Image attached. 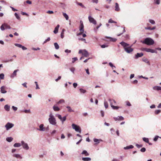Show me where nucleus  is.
Listing matches in <instances>:
<instances>
[{"mask_svg":"<svg viewBox=\"0 0 161 161\" xmlns=\"http://www.w3.org/2000/svg\"><path fill=\"white\" fill-rule=\"evenodd\" d=\"M63 14L66 20H67L69 19V16L66 13H63Z\"/></svg>","mask_w":161,"mask_h":161,"instance_id":"28","label":"nucleus"},{"mask_svg":"<svg viewBox=\"0 0 161 161\" xmlns=\"http://www.w3.org/2000/svg\"><path fill=\"white\" fill-rule=\"evenodd\" d=\"M78 40L79 41H83L85 42L86 43V40L85 39L83 38H79Z\"/></svg>","mask_w":161,"mask_h":161,"instance_id":"42","label":"nucleus"},{"mask_svg":"<svg viewBox=\"0 0 161 161\" xmlns=\"http://www.w3.org/2000/svg\"><path fill=\"white\" fill-rule=\"evenodd\" d=\"M13 109L15 111H16L17 109V108L16 107H15L14 106H13L12 107Z\"/></svg>","mask_w":161,"mask_h":161,"instance_id":"61","label":"nucleus"},{"mask_svg":"<svg viewBox=\"0 0 161 161\" xmlns=\"http://www.w3.org/2000/svg\"><path fill=\"white\" fill-rule=\"evenodd\" d=\"M134 147V146L132 145H130L129 146H126L124 147L125 149H128L130 148H132Z\"/></svg>","mask_w":161,"mask_h":161,"instance_id":"24","label":"nucleus"},{"mask_svg":"<svg viewBox=\"0 0 161 161\" xmlns=\"http://www.w3.org/2000/svg\"><path fill=\"white\" fill-rule=\"evenodd\" d=\"M141 50L142 51H145L147 52H150L151 53H157V51L153 49H151L146 48H142Z\"/></svg>","mask_w":161,"mask_h":161,"instance_id":"4","label":"nucleus"},{"mask_svg":"<svg viewBox=\"0 0 161 161\" xmlns=\"http://www.w3.org/2000/svg\"><path fill=\"white\" fill-rule=\"evenodd\" d=\"M82 160L84 161H89L91 160V159L90 158H82Z\"/></svg>","mask_w":161,"mask_h":161,"instance_id":"23","label":"nucleus"},{"mask_svg":"<svg viewBox=\"0 0 161 161\" xmlns=\"http://www.w3.org/2000/svg\"><path fill=\"white\" fill-rule=\"evenodd\" d=\"M147 25L148 26L149 25V23H147ZM145 29L146 30H153L156 29V27L154 26L152 28H151L150 26H147V27H145Z\"/></svg>","mask_w":161,"mask_h":161,"instance_id":"15","label":"nucleus"},{"mask_svg":"<svg viewBox=\"0 0 161 161\" xmlns=\"http://www.w3.org/2000/svg\"><path fill=\"white\" fill-rule=\"evenodd\" d=\"M79 53H82V55L84 57H87L88 56L89 54L88 52L85 50H80L79 51Z\"/></svg>","mask_w":161,"mask_h":161,"instance_id":"8","label":"nucleus"},{"mask_svg":"<svg viewBox=\"0 0 161 161\" xmlns=\"http://www.w3.org/2000/svg\"><path fill=\"white\" fill-rule=\"evenodd\" d=\"M88 19L90 22L93 23L94 25H96L97 22L96 20L92 17L91 16L88 17Z\"/></svg>","mask_w":161,"mask_h":161,"instance_id":"11","label":"nucleus"},{"mask_svg":"<svg viewBox=\"0 0 161 161\" xmlns=\"http://www.w3.org/2000/svg\"><path fill=\"white\" fill-rule=\"evenodd\" d=\"M35 83L36 84V89H39V86H38V85L37 84V82L36 81H35Z\"/></svg>","mask_w":161,"mask_h":161,"instance_id":"58","label":"nucleus"},{"mask_svg":"<svg viewBox=\"0 0 161 161\" xmlns=\"http://www.w3.org/2000/svg\"><path fill=\"white\" fill-rule=\"evenodd\" d=\"M80 25L79 26V30L80 31H84V25L83 24V22L82 21L80 20Z\"/></svg>","mask_w":161,"mask_h":161,"instance_id":"12","label":"nucleus"},{"mask_svg":"<svg viewBox=\"0 0 161 161\" xmlns=\"http://www.w3.org/2000/svg\"><path fill=\"white\" fill-rule=\"evenodd\" d=\"M17 47H19L21 48V47H22V45L21 44H17V43H15L14 44Z\"/></svg>","mask_w":161,"mask_h":161,"instance_id":"46","label":"nucleus"},{"mask_svg":"<svg viewBox=\"0 0 161 161\" xmlns=\"http://www.w3.org/2000/svg\"><path fill=\"white\" fill-rule=\"evenodd\" d=\"M136 146L138 147V148H139L140 147H142V145L141 144V145H139V144H136Z\"/></svg>","mask_w":161,"mask_h":161,"instance_id":"57","label":"nucleus"},{"mask_svg":"<svg viewBox=\"0 0 161 161\" xmlns=\"http://www.w3.org/2000/svg\"><path fill=\"white\" fill-rule=\"evenodd\" d=\"M70 70L71 72H72L74 74V71L75 70V69L74 67H72L70 68Z\"/></svg>","mask_w":161,"mask_h":161,"instance_id":"47","label":"nucleus"},{"mask_svg":"<svg viewBox=\"0 0 161 161\" xmlns=\"http://www.w3.org/2000/svg\"><path fill=\"white\" fill-rule=\"evenodd\" d=\"M26 3H28L29 4H31V1H30L29 0H27L26 1Z\"/></svg>","mask_w":161,"mask_h":161,"instance_id":"64","label":"nucleus"},{"mask_svg":"<svg viewBox=\"0 0 161 161\" xmlns=\"http://www.w3.org/2000/svg\"><path fill=\"white\" fill-rule=\"evenodd\" d=\"M4 78V75L2 73L0 75V78L1 80L3 79Z\"/></svg>","mask_w":161,"mask_h":161,"instance_id":"40","label":"nucleus"},{"mask_svg":"<svg viewBox=\"0 0 161 161\" xmlns=\"http://www.w3.org/2000/svg\"><path fill=\"white\" fill-rule=\"evenodd\" d=\"M21 146V144L20 143H15L14 144V146L15 147H19Z\"/></svg>","mask_w":161,"mask_h":161,"instance_id":"30","label":"nucleus"},{"mask_svg":"<svg viewBox=\"0 0 161 161\" xmlns=\"http://www.w3.org/2000/svg\"><path fill=\"white\" fill-rule=\"evenodd\" d=\"M56 116H57L58 118L59 119H60L61 121H62L63 123L64 122L66 119V116H65L63 118H62L61 115L59 114H57Z\"/></svg>","mask_w":161,"mask_h":161,"instance_id":"9","label":"nucleus"},{"mask_svg":"<svg viewBox=\"0 0 161 161\" xmlns=\"http://www.w3.org/2000/svg\"><path fill=\"white\" fill-rule=\"evenodd\" d=\"M80 31V32L79 33H77V36H79L80 35L82 34L84 32V31Z\"/></svg>","mask_w":161,"mask_h":161,"instance_id":"50","label":"nucleus"},{"mask_svg":"<svg viewBox=\"0 0 161 161\" xmlns=\"http://www.w3.org/2000/svg\"><path fill=\"white\" fill-rule=\"evenodd\" d=\"M114 119L115 121L123 120L124 119V118L121 116H118L117 118L114 117Z\"/></svg>","mask_w":161,"mask_h":161,"instance_id":"14","label":"nucleus"},{"mask_svg":"<svg viewBox=\"0 0 161 161\" xmlns=\"http://www.w3.org/2000/svg\"><path fill=\"white\" fill-rule=\"evenodd\" d=\"M13 140V138H12L11 137H7L6 138V140L8 142H11Z\"/></svg>","mask_w":161,"mask_h":161,"instance_id":"31","label":"nucleus"},{"mask_svg":"<svg viewBox=\"0 0 161 161\" xmlns=\"http://www.w3.org/2000/svg\"><path fill=\"white\" fill-rule=\"evenodd\" d=\"M1 92L3 93H6L7 91L5 90V86H2L1 88Z\"/></svg>","mask_w":161,"mask_h":161,"instance_id":"20","label":"nucleus"},{"mask_svg":"<svg viewBox=\"0 0 161 161\" xmlns=\"http://www.w3.org/2000/svg\"><path fill=\"white\" fill-rule=\"evenodd\" d=\"M14 15L17 19H20L19 16L17 13H15L14 14Z\"/></svg>","mask_w":161,"mask_h":161,"instance_id":"44","label":"nucleus"},{"mask_svg":"<svg viewBox=\"0 0 161 161\" xmlns=\"http://www.w3.org/2000/svg\"><path fill=\"white\" fill-rule=\"evenodd\" d=\"M11 27L7 23H4L1 26V29L2 31L4 30L5 29H10Z\"/></svg>","mask_w":161,"mask_h":161,"instance_id":"5","label":"nucleus"},{"mask_svg":"<svg viewBox=\"0 0 161 161\" xmlns=\"http://www.w3.org/2000/svg\"><path fill=\"white\" fill-rule=\"evenodd\" d=\"M10 107L8 105H6L4 106L5 109L7 111H8L9 110Z\"/></svg>","mask_w":161,"mask_h":161,"instance_id":"26","label":"nucleus"},{"mask_svg":"<svg viewBox=\"0 0 161 161\" xmlns=\"http://www.w3.org/2000/svg\"><path fill=\"white\" fill-rule=\"evenodd\" d=\"M58 29H57V28H56L55 27L54 29V31H53V32L55 34H56L58 32Z\"/></svg>","mask_w":161,"mask_h":161,"instance_id":"41","label":"nucleus"},{"mask_svg":"<svg viewBox=\"0 0 161 161\" xmlns=\"http://www.w3.org/2000/svg\"><path fill=\"white\" fill-rule=\"evenodd\" d=\"M108 47V46L107 45H106L104 44L101 45V47L102 48H104Z\"/></svg>","mask_w":161,"mask_h":161,"instance_id":"55","label":"nucleus"},{"mask_svg":"<svg viewBox=\"0 0 161 161\" xmlns=\"http://www.w3.org/2000/svg\"><path fill=\"white\" fill-rule=\"evenodd\" d=\"M24 112L26 113H30V110H24Z\"/></svg>","mask_w":161,"mask_h":161,"instance_id":"60","label":"nucleus"},{"mask_svg":"<svg viewBox=\"0 0 161 161\" xmlns=\"http://www.w3.org/2000/svg\"><path fill=\"white\" fill-rule=\"evenodd\" d=\"M159 137V136H155V137L154 138V139H153L154 141H156Z\"/></svg>","mask_w":161,"mask_h":161,"instance_id":"52","label":"nucleus"},{"mask_svg":"<svg viewBox=\"0 0 161 161\" xmlns=\"http://www.w3.org/2000/svg\"><path fill=\"white\" fill-rule=\"evenodd\" d=\"M94 142H98V143L99 142V140L98 139H94Z\"/></svg>","mask_w":161,"mask_h":161,"instance_id":"62","label":"nucleus"},{"mask_svg":"<svg viewBox=\"0 0 161 161\" xmlns=\"http://www.w3.org/2000/svg\"><path fill=\"white\" fill-rule=\"evenodd\" d=\"M66 108L68 109V112H74V111L73 110H72L71 108L69 106H67Z\"/></svg>","mask_w":161,"mask_h":161,"instance_id":"27","label":"nucleus"},{"mask_svg":"<svg viewBox=\"0 0 161 161\" xmlns=\"http://www.w3.org/2000/svg\"><path fill=\"white\" fill-rule=\"evenodd\" d=\"M21 143L23 148L26 150L29 149V147L27 144L25 143L23 141L21 142Z\"/></svg>","mask_w":161,"mask_h":161,"instance_id":"13","label":"nucleus"},{"mask_svg":"<svg viewBox=\"0 0 161 161\" xmlns=\"http://www.w3.org/2000/svg\"><path fill=\"white\" fill-rule=\"evenodd\" d=\"M72 60H72V62L73 63H74L77 60V58L76 57H75V58H72Z\"/></svg>","mask_w":161,"mask_h":161,"instance_id":"48","label":"nucleus"},{"mask_svg":"<svg viewBox=\"0 0 161 161\" xmlns=\"http://www.w3.org/2000/svg\"><path fill=\"white\" fill-rule=\"evenodd\" d=\"M77 3L78 5L80 6L82 8H85L84 6L81 3L77 2Z\"/></svg>","mask_w":161,"mask_h":161,"instance_id":"38","label":"nucleus"},{"mask_svg":"<svg viewBox=\"0 0 161 161\" xmlns=\"http://www.w3.org/2000/svg\"><path fill=\"white\" fill-rule=\"evenodd\" d=\"M161 111L159 110H156L155 111V113L156 114H159L160 112Z\"/></svg>","mask_w":161,"mask_h":161,"instance_id":"43","label":"nucleus"},{"mask_svg":"<svg viewBox=\"0 0 161 161\" xmlns=\"http://www.w3.org/2000/svg\"><path fill=\"white\" fill-rule=\"evenodd\" d=\"M146 151V149L144 147L142 148L141 149V151L142 152H144Z\"/></svg>","mask_w":161,"mask_h":161,"instance_id":"53","label":"nucleus"},{"mask_svg":"<svg viewBox=\"0 0 161 161\" xmlns=\"http://www.w3.org/2000/svg\"><path fill=\"white\" fill-rule=\"evenodd\" d=\"M143 61L147 63H148L149 62L148 61V60L147 58H145V59H142Z\"/></svg>","mask_w":161,"mask_h":161,"instance_id":"59","label":"nucleus"},{"mask_svg":"<svg viewBox=\"0 0 161 161\" xmlns=\"http://www.w3.org/2000/svg\"><path fill=\"white\" fill-rule=\"evenodd\" d=\"M14 126V125L13 124L8 122L5 125V127L6 128V130H8L9 129L12 128Z\"/></svg>","mask_w":161,"mask_h":161,"instance_id":"10","label":"nucleus"},{"mask_svg":"<svg viewBox=\"0 0 161 161\" xmlns=\"http://www.w3.org/2000/svg\"><path fill=\"white\" fill-rule=\"evenodd\" d=\"M13 156L16 158H21L20 156L18 154H14L13 155Z\"/></svg>","mask_w":161,"mask_h":161,"instance_id":"35","label":"nucleus"},{"mask_svg":"<svg viewBox=\"0 0 161 161\" xmlns=\"http://www.w3.org/2000/svg\"><path fill=\"white\" fill-rule=\"evenodd\" d=\"M64 102L65 101L64 99H61L57 103V104H59L62 103H64Z\"/></svg>","mask_w":161,"mask_h":161,"instance_id":"34","label":"nucleus"},{"mask_svg":"<svg viewBox=\"0 0 161 161\" xmlns=\"http://www.w3.org/2000/svg\"><path fill=\"white\" fill-rule=\"evenodd\" d=\"M53 108L55 111H58L60 110V108L58 107L57 105H54L53 106Z\"/></svg>","mask_w":161,"mask_h":161,"instance_id":"19","label":"nucleus"},{"mask_svg":"<svg viewBox=\"0 0 161 161\" xmlns=\"http://www.w3.org/2000/svg\"><path fill=\"white\" fill-rule=\"evenodd\" d=\"M80 92L82 93H85L86 92V91L85 90H84L83 89L81 88L80 89Z\"/></svg>","mask_w":161,"mask_h":161,"instance_id":"37","label":"nucleus"},{"mask_svg":"<svg viewBox=\"0 0 161 161\" xmlns=\"http://www.w3.org/2000/svg\"><path fill=\"white\" fill-rule=\"evenodd\" d=\"M19 70V69L15 70L14 71L13 74H12V75H11V77H13L14 76H16V73Z\"/></svg>","mask_w":161,"mask_h":161,"instance_id":"22","label":"nucleus"},{"mask_svg":"<svg viewBox=\"0 0 161 161\" xmlns=\"http://www.w3.org/2000/svg\"><path fill=\"white\" fill-rule=\"evenodd\" d=\"M54 45L55 48L56 49H59V47L58 44V43H56V42L54 43Z\"/></svg>","mask_w":161,"mask_h":161,"instance_id":"32","label":"nucleus"},{"mask_svg":"<svg viewBox=\"0 0 161 161\" xmlns=\"http://www.w3.org/2000/svg\"><path fill=\"white\" fill-rule=\"evenodd\" d=\"M104 105L105 106V107L106 108H108V104L107 102H104Z\"/></svg>","mask_w":161,"mask_h":161,"instance_id":"39","label":"nucleus"},{"mask_svg":"<svg viewBox=\"0 0 161 161\" xmlns=\"http://www.w3.org/2000/svg\"><path fill=\"white\" fill-rule=\"evenodd\" d=\"M109 23H116L117 22L115 21H113L112 19H110L108 21Z\"/></svg>","mask_w":161,"mask_h":161,"instance_id":"36","label":"nucleus"},{"mask_svg":"<svg viewBox=\"0 0 161 161\" xmlns=\"http://www.w3.org/2000/svg\"><path fill=\"white\" fill-rule=\"evenodd\" d=\"M85 70L86 71V73L88 74V75H89L90 74V72L89 71V69H85Z\"/></svg>","mask_w":161,"mask_h":161,"instance_id":"63","label":"nucleus"},{"mask_svg":"<svg viewBox=\"0 0 161 161\" xmlns=\"http://www.w3.org/2000/svg\"><path fill=\"white\" fill-rule=\"evenodd\" d=\"M82 154H84L85 156H88L89 155V153L86 151V150H83L82 153H81Z\"/></svg>","mask_w":161,"mask_h":161,"instance_id":"21","label":"nucleus"},{"mask_svg":"<svg viewBox=\"0 0 161 161\" xmlns=\"http://www.w3.org/2000/svg\"><path fill=\"white\" fill-rule=\"evenodd\" d=\"M109 101L110 102V104L111 107L114 109H118L119 108V107L118 106H115L113 105L112 101H113L114 103L115 104L116 103V102L115 100H111V99H109Z\"/></svg>","mask_w":161,"mask_h":161,"instance_id":"7","label":"nucleus"},{"mask_svg":"<svg viewBox=\"0 0 161 161\" xmlns=\"http://www.w3.org/2000/svg\"><path fill=\"white\" fill-rule=\"evenodd\" d=\"M106 38L109 39H110V41H112V42H115L117 40V39H116L112 38L111 37H106Z\"/></svg>","mask_w":161,"mask_h":161,"instance_id":"25","label":"nucleus"},{"mask_svg":"<svg viewBox=\"0 0 161 161\" xmlns=\"http://www.w3.org/2000/svg\"><path fill=\"white\" fill-rule=\"evenodd\" d=\"M154 2L156 4H159L160 3V0H154Z\"/></svg>","mask_w":161,"mask_h":161,"instance_id":"51","label":"nucleus"},{"mask_svg":"<svg viewBox=\"0 0 161 161\" xmlns=\"http://www.w3.org/2000/svg\"><path fill=\"white\" fill-rule=\"evenodd\" d=\"M120 44L123 47L125 51L128 53H130L133 51V49L129 46V44L124 42H122Z\"/></svg>","mask_w":161,"mask_h":161,"instance_id":"1","label":"nucleus"},{"mask_svg":"<svg viewBox=\"0 0 161 161\" xmlns=\"http://www.w3.org/2000/svg\"><path fill=\"white\" fill-rule=\"evenodd\" d=\"M43 125L42 124L40 125L39 126V129H38V130H39L40 131H44L45 130V128L43 127Z\"/></svg>","mask_w":161,"mask_h":161,"instance_id":"16","label":"nucleus"},{"mask_svg":"<svg viewBox=\"0 0 161 161\" xmlns=\"http://www.w3.org/2000/svg\"><path fill=\"white\" fill-rule=\"evenodd\" d=\"M142 139L145 142H147V143H148L149 142V140L148 138H147L146 137H143L142 138Z\"/></svg>","mask_w":161,"mask_h":161,"instance_id":"29","label":"nucleus"},{"mask_svg":"<svg viewBox=\"0 0 161 161\" xmlns=\"http://www.w3.org/2000/svg\"><path fill=\"white\" fill-rule=\"evenodd\" d=\"M47 13L48 14H52L53 13V12L52 11L48 10L47 12Z\"/></svg>","mask_w":161,"mask_h":161,"instance_id":"56","label":"nucleus"},{"mask_svg":"<svg viewBox=\"0 0 161 161\" xmlns=\"http://www.w3.org/2000/svg\"><path fill=\"white\" fill-rule=\"evenodd\" d=\"M50 123L53 125H55L56 124V120L54 116L52 114L49 115V118L48 119Z\"/></svg>","mask_w":161,"mask_h":161,"instance_id":"3","label":"nucleus"},{"mask_svg":"<svg viewBox=\"0 0 161 161\" xmlns=\"http://www.w3.org/2000/svg\"><path fill=\"white\" fill-rule=\"evenodd\" d=\"M149 22L151 23L152 24H154L155 23V21L152 19H149Z\"/></svg>","mask_w":161,"mask_h":161,"instance_id":"45","label":"nucleus"},{"mask_svg":"<svg viewBox=\"0 0 161 161\" xmlns=\"http://www.w3.org/2000/svg\"><path fill=\"white\" fill-rule=\"evenodd\" d=\"M143 54L142 53H137L136 54V55L135 56V58H137L139 57H140L143 56Z\"/></svg>","mask_w":161,"mask_h":161,"instance_id":"17","label":"nucleus"},{"mask_svg":"<svg viewBox=\"0 0 161 161\" xmlns=\"http://www.w3.org/2000/svg\"><path fill=\"white\" fill-rule=\"evenodd\" d=\"M50 37H48L43 42V43H46L47 42H48L50 41Z\"/></svg>","mask_w":161,"mask_h":161,"instance_id":"49","label":"nucleus"},{"mask_svg":"<svg viewBox=\"0 0 161 161\" xmlns=\"http://www.w3.org/2000/svg\"><path fill=\"white\" fill-rule=\"evenodd\" d=\"M109 65L112 68L114 67L115 68V66H114L113 64H112V63L110 62L109 63Z\"/></svg>","mask_w":161,"mask_h":161,"instance_id":"54","label":"nucleus"},{"mask_svg":"<svg viewBox=\"0 0 161 161\" xmlns=\"http://www.w3.org/2000/svg\"><path fill=\"white\" fill-rule=\"evenodd\" d=\"M154 89L157 90H161V87L160 86H156L154 88Z\"/></svg>","mask_w":161,"mask_h":161,"instance_id":"33","label":"nucleus"},{"mask_svg":"<svg viewBox=\"0 0 161 161\" xmlns=\"http://www.w3.org/2000/svg\"><path fill=\"white\" fill-rule=\"evenodd\" d=\"M115 10L117 11H119L120 10L119 4L117 3H115Z\"/></svg>","mask_w":161,"mask_h":161,"instance_id":"18","label":"nucleus"},{"mask_svg":"<svg viewBox=\"0 0 161 161\" xmlns=\"http://www.w3.org/2000/svg\"><path fill=\"white\" fill-rule=\"evenodd\" d=\"M142 43L148 45H153L154 42L152 39L150 38H147L144 39Z\"/></svg>","mask_w":161,"mask_h":161,"instance_id":"2","label":"nucleus"},{"mask_svg":"<svg viewBox=\"0 0 161 161\" xmlns=\"http://www.w3.org/2000/svg\"><path fill=\"white\" fill-rule=\"evenodd\" d=\"M72 128L75 129L76 131L79 132L80 133H81V129L78 126L74 124H73L72 125Z\"/></svg>","mask_w":161,"mask_h":161,"instance_id":"6","label":"nucleus"}]
</instances>
